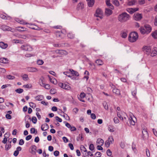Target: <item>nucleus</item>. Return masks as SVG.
<instances>
[{
	"instance_id": "f257e3e1",
	"label": "nucleus",
	"mask_w": 157,
	"mask_h": 157,
	"mask_svg": "<svg viewBox=\"0 0 157 157\" xmlns=\"http://www.w3.org/2000/svg\"><path fill=\"white\" fill-rule=\"evenodd\" d=\"M130 18L129 15L126 12H124L118 16V19L120 22H124L127 21Z\"/></svg>"
},
{
	"instance_id": "f03ea898",
	"label": "nucleus",
	"mask_w": 157,
	"mask_h": 157,
	"mask_svg": "<svg viewBox=\"0 0 157 157\" xmlns=\"http://www.w3.org/2000/svg\"><path fill=\"white\" fill-rule=\"evenodd\" d=\"M138 38V35L137 33L135 32L130 33L128 36V40L131 42L133 43L136 42Z\"/></svg>"
},
{
	"instance_id": "7ed1b4c3",
	"label": "nucleus",
	"mask_w": 157,
	"mask_h": 157,
	"mask_svg": "<svg viewBox=\"0 0 157 157\" xmlns=\"http://www.w3.org/2000/svg\"><path fill=\"white\" fill-rule=\"evenodd\" d=\"M58 85L59 87L65 90H69L71 89V87L68 85V83L67 84L65 83H59L58 84Z\"/></svg>"
},
{
	"instance_id": "20e7f679",
	"label": "nucleus",
	"mask_w": 157,
	"mask_h": 157,
	"mask_svg": "<svg viewBox=\"0 0 157 157\" xmlns=\"http://www.w3.org/2000/svg\"><path fill=\"white\" fill-rule=\"evenodd\" d=\"M103 12L102 10L99 8H98L96 10V13L94 14V16L96 17H99L101 19L102 18V15Z\"/></svg>"
},
{
	"instance_id": "39448f33",
	"label": "nucleus",
	"mask_w": 157,
	"mask_h": 157,
	"mask_svg": "<svg viewBox=\"0 0 157 157\" xmlns=\"http://www.w3.org/2000/svg\"><path fill=\"white\" fill-rule=\"evenodd\" d=\"M21 48L22 50L28 51H31L33 50L31 46L27 45H22L21 46Z\"/></svg>"
},
{
	"instance_id": "423d86ee",
	"label": "nucleus",
	"mask_w": 157,
	"mask_h": 157,
	"mask_svg": "<svg viewBox=\"0 0 157 157\" xmlns=\"http://www.w3.org/2000/svg\"><path fill=\"white\" fill-rule=\"evenodd\" d=\"M142 18V15L141 14L138 13H135L133 16L134 19L136 21H139Z\"/></svg>"
},
{
	"instance_id": "0eeeda50",
	"label": "nucleus",
	"mask_w": 157,
	"mask_h": 157,
	"mask_svg": "<svg viewBox=\"0 0 157 157\" xmlns=\"http://www.w3.org/2000/svg\"><path fill=\"white\" fill-rule=\"evenodd\" d=\"M55 34L56 37L59 40L63 38L64 36V34L61 31H56L55 32Z\"/></svg>"
},
{
	"instance_id": "6e6552de",
	"label": "nucleus",
	"mask_w": 157,
	"mask_h": 157,
	"mask_svg": "<svg viewBox=\"0 0 157 157\" xmlns=\"http://www.w3.org/2000/svg\"><path fill=\"white\" fill-rule=\"evenodd\" d=\"M142 49L147 55H149L151 51V48L150 46H145L143 47Z\"/></svg>"
},
{
	"instance_id": "1a4fd4ad",
	"label": "nucleus",
	"mask_w": 157,
	"mask_h": 157,
	"mask_svg": "<svg viewBox=\"0 0 157 157\" xmlns=\"http://www.w3.org/2000/svg\"><path fill=\"white\" fill-rule=\"evenodd\" d=\"M143 135L142 136L143 139L145 140L147 139L148 137V134L146 129H143L142 130Z\"/></svg>"
},
{
	"instance_id": "9d476101",
	"label": "nucleus",
	"mask_w": 157,
	"mask_h": 157,
	"mask_svg": "<svg viewBox=\"0 0 157 157\" xmlns=\"http://www.w3.org/2000/svg\"><path fill=\"white\" fill-rule=\"evenodd\" d=\"M1 29L3 31H12V28L6 25H2L0 27Z\"/></svg>"
},
{
	"instance_id": "9b49d317",
	"label": "nucleus",
	"mask_w": 157,
	"mask_h": 157,
	"mask_svg": "<svg viewBox=\"0 0 157 157\" xmlns=\"http://www.w3.org/2000/svg\"><path fill=\"white\" fill-rule=\"evenodd\" d=\"M144 27L146 30L147 34L149 33L151 30V28L150 25L148 24L144 25Z\"/></svg>"
},
{
	"instance_id": "f8f14e48",
	"label": "nucleus",
	"mask_w": 157,
	"mask_h": 157,
	"mask_svg": "<svg viewBox=\"0 0 157 157\" xmlns=\"http://www.w3.org/2000/svg\"><path fill=\"white\" fill-rule=\"evenodd\" d=\"M41 128L42 131H46L48 129L49 126L47 124L45 123L41 125Z\"/></svg>"
},
{
	"instance_id": "ddd939ff",
	"label": "nucleus",
	"mask_w": 157,
	"mask_h": 157,
	"mask_svg": "<svg viewBox=\"0 0 157 157\" xmlns=\"http://www.w3.org/2000/svg\"><path fill=\"white\" fill-rule=\"evenodd\" d=\"M84 4L82 2H80L78 3L77 6V10H79L83 8Z\"/></svg>"
},
{
	"instance_id": "4468645a",
	"label": "nucleus",
	"mask_w": 157,
	"mask_h": 157,
	"mask_svg": "<svg viewBox=\"0 0 157 157\" xmlns=\"http://www.w3.org/2000/svg\"><path fill=\"white\" fill-rule=\"evenodd\" d=\"M88 6L90 7H92L94 3V0H86Z\"/></svg>"
},
{
	"instance_id": "2eb2a0df",
	"label": "nucleus",
	"mask_w": 157,
	"mask_h": 157,
	"mask_svg": "<svg viewBox=\"0 0 157 157\" xmlns=\"http://www.w3.org/2000/svg\"><path fill=\"white\" fill-rule=\"evenodd\" d=\"M28 71L31 72H36L38 71L36 67H28L27 68Z\"/></svg>"
},
{
	"instance_id": "dca6fc26",
	"label": "nucleus",
	"mask_w": 157,
	"mask_h": 157,
	"mask_svg": "<svg viewBox=\"0 0 157 157\" xmlns=\"http://www.w3.org/2000/svg\"><path fill=\"white\" fill-rule=\"evenodd\" d=\"M8 44L3 42H0V47L2 49H6L8 47Z\"/></svg>"
},
{
	"instance_id": "f3484780",
	"label": "nucleus",
	"mask_w": 157,
	"mask_h": 157,
	"mask_svg": "<svg viewBox=\"0 0 157 157\" xmlns=\"http://www.w3.org/2000/svg\"><path fill=\"white\" fill-rule=\"evenodd\" d=\"M8 60L7 58H0V62L4 63H8Z\"/></svg>"
},
{
	"instance_id": "a211bd4d",
	"label": "nucleus",
	"mask_w": 157,
	"mask_h": 157,
	"mask_svg": "<svg viewBox=\"0 0 157 157\" xmlns=\"http://www.w3.org/2000/svg\"><path fill=\"white\" fill-rule=\"evenodd\" d=\"M105 14L108 16H109L112 14V11L110 9L108 8H106L105 9Z\"/></svg>"
},
{
	"instance_id": "6ab92c4d",
	"label": "nucleus",
	"mask_w": 157,
	"mask_h": 157,
	"mask_svg": "<svg viewBox=\"0 0 157 157\" xmlns=\"http://www.w3.org/2000/svg\"><path fill=\"white\" fill-rule=\"evenodd\" d=\"M69 71L72 75H74L77 76H78L79 75L78 73L76 71H74L72 69H70Z\"/></svg>"
},
{
	"instance_id": "aec40b11",
	"label": "nucleus",
	"mask_w": 157,
	"mask_h": 157,
	"mask_svg": "<svg viewBox=\"0 0 157 157\" xmlns=\"http://www.w3.org/2000/svg\"><path fill=\"white\" fill-rule=\"evenodd\" d=\"M140 32L142 34H144L146 33V30H145L144 26V27H141L139 29Z\"/></svg>"
},
{
	"instance_id": "412c9836",
	"label": "nucleus",
	"mask_w": 157,
	"mask_h": 157,
	"mask_svg": "<svg viewBox=\"0 0 157 157\" xmlns=\"http://www.w3.org/2000/svg\"><path fill=\"white\" fill-rule=\"evenodd\" d=\"M113 93H115L117 95H119L121 94L120 91L118 89L116 88H113Z\"/></svg>"
},
{
	"instance_id": "4be33fe9",
	"label": "nucleus",
	"mask_w": 157,
	"mask_h": 157,
	"mask_svg": "<svg viewBox=\"0 0 157 157\" xmlns=\"http://www.w3.org/2000/svg\"><path fill=\"white\" fill-rule=\"evenodd\" d=\"M32 150L31 153L33 154H35L36 153L35 151L36 149V146L35 145H33L31 146Z\"/></svg>"
},
{
	"instance_id": "5701e85b",
	"label": "nucleus",
	"mask_w": 157,
	"mask_h": 157,
	"mask_svg": "<svg viewBox=\"0 0 157 157\" xmlns=\"http://www.w3.org/2000/svg\"><path fill=\"white\" fill-rule=\"evenodd\" d=\"M108 129L111 132H114L115 129L114 126L113 125H109Z\"/></svg>"
},
{
	"instance_id": "b1692460",
	"label": "nucleus",
	"mask_w": 157,
	"mask_h": 157,
	"mask_svg": "<svg viewBox=\"0 0 157 157\" xmlns=\"http://www.w3.org/2000/svg\"><path fill=\"white\" fill-rule=\"evenodd\" d=\"M97 142L98 143V144L102 146L104 144V141L102 139L98 138L97 140Z\"/></svg>"
},
{
	"instance_id": "393cba45",
	"label": "nucleus",
	"mask_w": 157,
	"mask_h": 157,
	"mask_svg": "<svg viewBox=\"0 0 157 157\" xmlns=\"http://www.w3.org/2000/svg\"><path fill=\"white\" fill-rule=\"evenodd\" d=\"M44 97L42 95H39L35 97V98L37 101H41L43 100Z\"/></svg>"
},
{
	"instance_id": "a878e982",
	"label": "nucleus",
	"mask_w": 157,
	"mask_h": 157,
	"mask_svg": "<svg viewBox=\"0 0 157 157\" xmlns=\"http://www.w3.org/2000/svg\"><path fill=\"white\" fill-rule=\"evenodd\" d=\"M126 10L131 14H132L134 13V11L133 10V8H128Z\"/></svg>"
},
{
	"instance_id": "bb28decb",
	"label": "nucleus",
	"mask_w": 157,
	"mask_h": 157,
	"mask_svg": "<svg viewBox=\"0 0 157 157\" xmlns=\"http://www.w3.org/2000/svg\"><path fill=\"white\" fill-rule=\"evenodd\" d=\"M113 4L117 6L120 5V3L118 0H113Z\"/></svg>"
},
{
	"instance_id": "cd10ccee",
	"label": "nucleus",
	"mask_w": 157,
	"mask_h": 157,
	"mask_svg": "<svg viewBox=\"0 0 157 157\" xmlns=\"http://www.w3.org/2000/svg\"><path fill=\"white\" fill-rule=\"evenodd\" d=\"M80 150L82 152H86L87 151L86 148L82 145H81L80 146Z\"/></svg>"
},
{
	"instance_id": "c85d7f7f",
	"label": "nucleus",
	"mask_w": 157,
	"mask_h": 157,
	"mask_svg": "<svg viewBox=\"0 0 157 157\" xmlns=\"http://www.w3.org/2000/svg\"><path fill=\"white\" fill-rule=\"evenodd\" d=\"M150 53L151 56L153 57L156 56L157 54V51L154 50L151 52Z\"/></svg>"
},
{
	"instance_id": "c756f323",
	"label": "nucleus",
	"mask_w": 157,
	"mask_h": 157,
	"mask_svg": "<svg viewBox=\"0 0 157 157\" xmlns=\"http://www.w3.org/2000/svg\"><path fill=\"white\" fill-rule=\"evenodd\" d=\"M95 62L98 65H102L103 63V61L100 59L96 60Z\"/></svg>"
},
{
	"instance_id": "7c9ffc66",
	"label": "nucleus",
	"mask_w": 157,
	"mask_h": 157,
	"mask_svg": "<svg viewBox=\"0 0 157 157\" xmlns=\"http://www.w3.org/2000/svg\"><path fill=\"white\" fill-rule=\"evenodd\" d=\"M41 82H40V84L41 86L44 87L45 89H49L50 88V86L48 84H45L44 85H42L41 83Z\"/></svg>"
},
{
	"instance_id": "2f4dec72",
	"label": "nucleus",
	"mask_w": 157,
	"mask_h": 157,
	"mask_svg": "<svg viewBox=\"0 0 157 157\" xmlns=\"http://www.w3.org/2000/svg\"><path fill=\"white\" fill-rule=\"evenodd\" d=\"M129 122L132 125H134L135 124V122L132 119V118L130 117H129Z\"/></svg>"
},
{
	"instance_id": "473e14b6",
	"label": "nucleus",
	"mask_w": 157,
	"mask_h": 157,
	"mask_svg": "<svg viewBox=\"0 0 157 157\" xmlns=\"http://www.w3.org/2000/svg\"><path fill=\"white\" fill-rule=\"evenodd\" d=\"M30 133L31 134L35 133V134H36L37 133V131L36 132V129L34 128H33L30 129Z\"/></svg>"
},
{
	"instance_id": "72a5a7b5",
	"label": "nucleus",
	"mask_w": 157,
	"mask_h": 157,
	"mask_svg": "<svg viewBox=\"0 0 157 157\" xmlns=\"http://www.w3.org/2000/svg\"><path fill=\"white\" fill-rule=\"evenodd\" d=\"M136 1L135 0H132L131 1H129L128 3V5L129 6H131L135 5Z\"/></svg>"
},
{
	"instance_id": "f704fd0d",
	"label": "nucleus",
	"mask_w": 157,
	"mask_h": 157,
	"mask_svg": "<svg viewBox=\"0 0 157 157\" xmlns=\"http://www.w3.org/2000/svg\"><path fill=\"white\" fill-rule=\"evenodd\" d=\"M79 139L82 141L83 140V136L82 134H79L78 137L77 138L76 140L77 141H78Z\"/></svg>"
},
{
	"instance_id": "c9c22d12",
	"label": "nucleus",
	"mask_w": 157,
	"mask_h": 157,
	"mask_svg": "<svg viewBox=\"0 0 157 157\" xmlns=\"http://www.w3.org/2000/svg\"><path fill=\"white\" fill-rule=\"evenodd\" d=\"M67 37L70 39H73L74 37V36L73 34L72 33H69L67 34Z\"/></svg>"
},
{
	"instance_id": "e433bc0d",
	"label": "nucleus",
	"mask_w": 157,
	"mask_h": 157,
	"mask_svg": "<svg viewBox=\"0 0 157 157\" xmlns=\"http://www.w3.org/2000/svg\"><path fill=\"white\" fill-rule=\"evenodd\" d=\"M15 91L18 93L21 94L23 91V90L21 88H18L15 90Z\"/></svg>"
},
{
	"instance_id": "4c0bfd02",
	"label": "nucleus",
	"mask_w": 157,
	"mask_h": 157,
	"mask_svg": "<svg viewBox=\"0 0 157 157\" xmlns=\"http://www.w3.org/2000/svg\"><path fill=\"white\" fill-rule=\"evenodd\" d=\"M58 53L61 55L65 54L67 53L66 51L63 50H59L58 52Z\"/></svg>"
},
{
	"instance_id": "58836bf2",
	"label": "nucleus",
	"mask_w": 157,
	"mask_h": 157,
	"mask_svg": "<svg viewBox=\"0 0 157 157\" xmlns=\"http://www.w3.org/2000/svg\"><path fill=\"white\" fill-rule=\"evenodd\" d=\"M44 63L43 61L41 59H38L37 61V63L39 65H41Z\"/></svg>"
},
{
	"instance_id": "ea45409f",
	"label": "nucleus",
	"mask_w": 157,
	"mask_h": 157,
	"mask_svg": "<svg viewBox=\"0 0 157 157\" xmlns=\"http://www.w3.org/2000/svg\"><path fill=\"white\" fill-rule=\"evenodd\" d=\"M50 92L51 94H54L56 93V90L54 89H52L50 90Z\"/></svg>"
},
{
	"instance_id": "a19ab883",
	"label": "nucleus",
	"mask_w": 157,
	"mask_h": 157,
	"mask_svg": "<svg viewBox=\"0 0 157 157\" xmlns=\"http://www.w3.org/2000/svg\"><path fill=\"white\" fill-rule=\"evenodd\" d=\"M103 105L104 107V108L106 110H108V106L107 103L105 102L103 103Z\"/></svg>"
},
{
	"instance_id": "79ce46f5",
	"label": "nucleus",
	"mask_w": 157,
	"mask_h": 157,
	"mask_svg": "<svg viewBox=\"0 0 157 157\" xmlns=\"http://www.w3.org/2000/svg\"><path fill=\"white\" fill-rule=\"evenodd\" d=\"M30 106L33 108H34L36 107V105L35 104L31 102L29 103Z\"/></svg>"
},
{
	"instance_id": "37998d69",
	"label": "nucleus",
	"mask_w": 157,
	"mask_h": 157,
	"mask_svg": "<svg viewBox=\"0 0 157 157\" xmlns=\"http://www.w3.org/2000/svg\"><path fill=\"white\" fill-rule=\"evenodd\" d=\"M63 74L66 75L67 76L69 77H71V76L70 75L71 74V72L66 71L63 72Z\"/></svg>"
},
{
	"instance_id": "c03bdc74",
	"label": "nucleus",
	"mask_w": 157,
	"mask_h": 157,
	"mask_svg": "<svg viewBox=\"0 0 157 157\" xmlns=\"http://www.w3.org/2000/svg\"><path fill=\"white\" fill-rule=\"evenodd\" d=\"M127 36V33L126 32H123L121 34V36L122 38H125Z\"/></svg>"
},
{
	"instance_id": "a18cd8bd",
	"label": "nucleus",
	"mask_w": 157,
	"mask_h": 157,
	"mask_svg": "<svg viewBox=\"0 0 157 157\" xmlns=\"http://www.w3.org/2000/svg\"><path fill=\"white\" fill-rule=\"evenodd\" d=\"M7 78L9 79H13L15 78V77L12 76L10 75H8L6 76Z\"/></svg>"
},
{
	"instance_id": "49530a36",
	"label": "nucleus",
	"mask_w": 157,
	"mask_h": 157,
	"mask_svg": "<svg viewBox=\"0 0 157 157\" xmlns=\"http://www.w3.org/2000/svg\"><path fill=\"white\" fill-rule=\"evenodd\" d=\"M23 86L25 88H32V86L31 84H28L23 85Z\"/></svg>"
},
{
	"instance_id": "de8ad7c7",
	"label": "nucleus",
	"mask_w": 157,
	"mask_h": 157,
	"mask_svg": "<svg viewBox=\"0 0 157 157\" xmlns=\"http://www.w3.org/2000/svg\"><path fill=\"white\" fill-rule=\"evenodd\" d=\"M11 147V145L10 144H6L5 146V150L6 151H8L10 148Z\"/></svg>"
},
{
	"instance_id": "09e8293b",
	"label": "nucleus",
	"mask_w": 157,
	"mask_h": 157,
	"mask_svg": "<svg viewBox=\"0 0 157 157\" xmlns=\"http://www.w3.org/2000/svg\"><path fill=\"white\" fill-rule=\"evenodd\" d=\"M32 121L34 124H36L37 122V119L35 117H32Z\"/></svg>"
},
{
	"instance_id": "8fccbe9b",
	"label": "nucleus",
	"mask_w": 157,
	"mask_h": 157,
	"mask_svg": "<svg viewBox=\"0 0 157 157\" xmlns=\"http://www.w3.org/2000/svg\"><path fill=\"white\" fill-rule=\"evenodd\" d=\"M145 0H138V3L140 5H143L145 3Z\"/></svg>"
},
{
	"instance_id": "3c124183",
	"label": "nucleus",
	"mask_w": 157,
	"mask_h": 157,
	"mask_svg": "<svg viewBox=\"0 0 157 157\" xmlns=\"http://www.w3.org/2000/svg\"><path fill=\"white\" fill-rule=\"evenodd\" d=\"M22 78L23 80H28L27 78H28V76L27 74H25L23 75L22 76Z\"/></svg>"
},
{
	"instance_id": "603ef678",
	"label": "nucleus",
	"mask_w": 157,
	"mask_h": 157,
	"mask_svg": "<svg viewBox=\"0 0 157 157\" xmlns=\"http://www.w3.org/2000/svg\"><path fill=\"white\" fill-rule=\"evenodd\" d=\"M136 89L135 90L133 91L132 92V95L136 98H137V97L136 96Z\"/></svg>"
},
{
	"instance_id": "864d4df0",
	"label": "nucleus",
	"mask_w": 157,
	"mask_h": 157,
	"mask_svg": "<svg viewBox=\"0 0 157 157\" xmlns=\"http://www.w3.org/2000/svg\"><path fill=\"white\" fill-rule=\"evenodd\" d=\"M89 148L91 151H93L94 149V147L93 144H90L89 146Z\"/></svg>"
},
{
	"instance_id": "5fc2aeb1",
	"label": "nucleus",
	"mask_w": 157,
	"mask_h": 157,
	"mask_svg": "<svg viewBox=\"0 0 157 157\" xmlns=\"http://www.w3.org/2000/svg\"><path fill=\"white\" fill-rule=\"evenodd\" d=\"M17 28H21L22 29L21 30L20 29H18L17 30L19 31H25L26 30V28L25 27H18Z\"/></svg>"
},
{
	"instance_id": "6e6d98bb",
	"label": "nucleus",
	"mask_w": 157,
	"mask_h": 157,
	"mask_svg": "<svg viewBox=\"0 0 157 157\" xmlns=\"http://www.w3.org/2000/svg\"><path fill=\"white\" fill-rule=\"evenodd\" d=\"M107 154L108 156H110L112 155V151L109 149H108L107 151Z\"/></svg>"
},
{
	"instance_id": "4d7b16f0",
	"label": "nucleus",
	"mask_w": 157,
	"mask_h": 157,
	"mask_svg": "<svg viewBox=\"0 0 157 157\" xmlns=\"http://www.w3.org/2000/svg\"><path fill=\"white\" fill-rule=\"evenodd\" d=\"M152 36L156 38L157 37V31H156L152 33Z\"/></svg>"
},
{
	"instance_id": "13d9d810",
	"label": "nucleus",
	"mask_w": 157,
	"mask_h": 157,
	"mask_svg": "<svg viewBox=\"0 0 157 157\" xmlns=\"http://www.w3.org/2000/svg\"><path fill=\"white\" fill-rule=\"evenodd\" d=\"M146 152L147 156V157H149L150 156V153L148 149L147 148L146 149Z\"/></svg>"
},
{
	"instance_id": "bf43d9fd",
	"label": "nucleus",
	"mask_w": 157,
	"mask_h": 157,
	"mask_svg": "<svg viewBox=\"0 0 157 157\" xmlns=\"http://www.w3.org/2000/svg\"><path fill=\"white\" fill-rule=\"evenodd\" d=\"M59 152L58 151H56L54 152V155L56 156H57L59 155Z\"/></svg>"
},
{
	"instance_id": "052dcab7",
	"label": "nucleus",
	"mask_w": 157,
	"mask_h": 157,
	"mask_svg": "<svg viewBox=\"0 0 157 157\" xmlns=\"http://www.w3.org/2000/svg\"><path fill=\"white\" fill-rule=\"evenodd\" d=\"M32 138V136L31 135H29L27 136L26 138L25 139L26 140H29L31 139Z\"/></svg>"
},
{
	"instance_id": "680f3d73",
	"label": "nucleus",
	"mask_w": 157,
	"mask_h": 157,
	"mask_svg": "<svg viewBox=\"0 0 157 157\" xmlns=\"http://www.w3.org/2000/svg\"><path fill=\"white\" fill-rule=\"evenodd\" d=\"M56 119V121H57L59 122H61L62 121V120L61 118H60L58 116H56L55 117Z\"/></svg>"
},
{
	"instance_id": "e2e57ef3",
	"label": "nucleus",
	"mask_w": 157,
	"mask_h": 157,
	"mask_svg": "<svg viewBox=\"0 0 157 157\" xmlns=\"http://www.w3.org/2000/svg\"><path fill=\"white\" fill-rule=\"evenodd\" d=\"M110 144V142H109L107 141H105V145L107 147H108L109 146Z\"/></svg>"
},
{
	"instance_id": "0e129e2a",
	"label": "nucleus",
	"mask_w": 157,
	"mask_h": 157,
	"mask_svg": "<svg viewBox=\"0 0 157 157\" xmlns=\"http://www.w3.org/2000/svg\"><path fill=\"white\" fill-rule=\"evenodd\" d=\"M24 141L23 139H21L19 143V144L20 145H22L24 144Z\"/></svg>"
},
{
	"instance_id": "69168bd1",
	"label": "nucleus",
	"mask_w": 157,
	"mask_h": 157,
	"mask_svg": "<svg viewBox=\"0 0 157 157\" xmlns=\"http://www.w3.org/2000/svg\"><path fill=\"white\" fill-rule=\"evenodd\" d=\"M51 82H52V83L54 84H56L57 83V81L54 78H53L52 80L51 81Z\"/></svg>"
},
{
	"instance_id": "338daca9",
	"label": "nucleus",
	"mask_w": 157,
	"mask_h": 157,
	"mask_svg": "<svg viewBox=\"0 0 157 157\" xmlns=\"http://www.w3.org/2000/svg\"><path fill=\"white\" fill-rule=\"evenodd\" d=\"M91 117L93 119H95L96 118V116L94 113H91Z\"/></svg>"
},
{
	"instance_id": "774afa93",
	"label": "nucleus",
	"mask_w": 157,
	"mask_h": 157,
	"mask_svg": "<svg viewBox=\"0 0 157 157\" xmlns=\"http://www.w3.org/2000/svg\"><path fill=\"white\" fill-rule=\"evenodd\" d=\"M0 17L3 19H7V17H6L5 15L3 14H1L0 15Z\"/></svg>"
}]
</instances>
